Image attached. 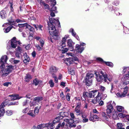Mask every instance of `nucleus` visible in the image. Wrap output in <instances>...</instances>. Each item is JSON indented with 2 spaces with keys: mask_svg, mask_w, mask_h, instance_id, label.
<instances>
[{
  "mask_svg": "<svg viewBox=\"0 0 129 129\" xmlns=\"http://www.w3.org/2000/svg\"><path fill=\"white\" fill-rule=\"evenodd\" d=\"M49 124H43L39 125L36 127L35 126H34L31 129H44L45 127L47 128V129H49V126H50Z\"/></svg>",
  "mask_w": 129,
  "mask_h": 129,
  "instance_id": "10",
  "label": "nucleus"
},
{
  "mask_svg": "<svg viewBox=\"0 0 129 129\" xmlns=\"http://www.w3.org/2000/svg\"><path fill=\"white\" fill-rule=\"evenodd\" d=\"M52 77L54 78L55 82L56 83H57L58 82V80L57 77L55 75L52 76Z\"/></svg>",
  "mask_w": 129,
  "mask_h": 129,
  "instance_id": "54",
  "label": "nucleus"
},
{
  "mask_svg": "<svg viewBox=\"0 0 129 129\" xmlns=\"http://www.w3.org/2000/svg\"><path fill=\"white\" fill-rule=\"evenodd\" d=\"M93 76V75L88 73L86 75L85 78L86 83V85L89 86L92 83V78Z\"/></svg>",
  "mask_w": 129,
  "mask_h": 129,
  "instance_id": "5",
  "label": "nucleus"
},
{
  "mask_svg": "<svg viewBox=\"0 0 129 129\" xmlns=\"http://www.w3.org/2000/svg\"><path fill=\"white\" fill-rule=\"evenodd\" d=\"M84 49V48L83 46H81L78 44H77L75 46V50L78 53H81Z\"/></svg>",
  "mask_w": 129,
  "mask_h": 129,
  "instance_id": "13",
  "label": "nucleus"
},
{
  "mask_svg": "<svg viewBox=\"0 0 129 129\" xmlns=\"http://www.w3.org/2000/svg\"><path fill=\"white\" fill-rule=\"evenodd\" d=\"M17 50L19 51L20 53L22 52L23 51L22 48L20 46H18L17 49Z\"/></svg>",
  "mask_w": 129,
  "mask_h": 129,
  "instance_id": "56",
  "label": "nucleus"
},
{
  "mask_svg": "<svg viewBox=\"0 0 129 129\" xmlns=\"http://www.w3.org/2000/svg\"><path fill=\"white\" fill-rule=\"evenodd\" d=\"M96 60L102 62H105L106 64L108 66L112 67L113 66V64L111 62H104L103 60L100 57H98L96 58Z\"/></svg>",
  "mask_w": 129,
  "mask_h": 129,
  "instance_id": "16",
  "label": "nucleus"
},
{
  "mask_svg": "<svg viewBox=\"0 0 129 129\" xmlns=\"http://www.w3.org/2000/svg\"><path fill=\"white\" fill-rule=\"evenodd\" d=\"M113 118L114 119H117L118 117L117 113L115 111H113Z\"/></svg>",
  "mask_w": 129,
  "mask_h": 129,
  "instance_id": "31",
  "label": "nucleus"
},
{
  "mask_svg": "<svg viewBox=\"0 0 129 129\" xmlns=\"http://www.w3.org/2000/svg\"><path fill=\"white\" fill-rule=\"evenodd\" d=\"M48 2H50L51 5L54 6L56 4V2L55 0H48Z\"/></svg>",
  "mask_w": 129,
  "mask_h": 129,
  "instance_id": "44",
  "label": "nucleus"
},
{
  "mask_svg": "<svg viewBox=\"0 0 129 129\" xmlns=\"http://www.w3.org/2000/svg\"><path fill=\"white\" fill-rule=\"evenodd\" d=\"M7 105V103L5 102H3L0 105V108H4Z\"/></svg>",
  "mask_w": 129,
  "mask_h": 129,
  "instance_id": "49",
  "label": "nucleus"
},
{
  "mask_svg": "<svg viewBox=\"0 0 129 129\" xmlns=\"http://www.w3.org/2000/svg\"><path fill=\"white\" fill-rule=\"evenodd\" d=\"M118 115L119 117L121 118H123L126 116L125 114H123L122 113H119L118 114Z\"/></svg>",
  "mask_w": 129,
  "mask_h": 129,
  "instance_id": "55",
  "label": "nucleus"
},
{
  "mask_svg": "<svg viewBox=\"0 0 129 129\" xmlns=\"http://www.w3.org/2000/svg\"><path fill=\"white\" fill-rule=\"evenodd\" d=\"M30 60L29 58H25L23 60L24 62L26 64H27L29 62Z\"/></svg>",
  "mask_w": 129,
  "mask_h": 129,
  "instance_id": "51",
  "label": "nucleus"
},
{
  "mask_svg": "<svg viewBox=\"0 0 129 129\" xmlns=\"http://www.w3.org/2000/svg\"><path fill=\"white\" fill-rule=\"evenodd\" d=\"M105 79L104 82H106L107 80L109 81H111L113 79V76L112 75L110 74H106L105 72Z\"/></svg>",
  "mask_w": 129,
  "mask_h": 129,
  "instance_id": "17",
  "label": "nucleus"
},
{
  "mask_svg": "<svg viewBox=\"0 0 129 129\" xmlns=\"http://www.w3.org/2000/svg\"><path fill=\"white\" fill-rule=\"evenodd\" d=\"M63 116H60L57 117L53 120L52 122L50 121L47 124H50L49 126V129H53L55 127L54 124L59 121V120L62 119L63 118Z\"/></svg>",
  "mask_w": 129,
  "mask_h": 129,
  "instance_id": "3",
  "label": "nucleus"
},
{
  "mask_svg": "<svg viewBox=\"0 0 129 129\" xmlns=\"http://www.w3.org/2000/svg\"><path fill=\"white\" fill-rule=\"evenodd\" d=\"M43 99V98L42 97H36L34 99V101L30 104V107H34L35 106L36 102H39L41 101Z\"/></svg>",
  "mask_w": 129,
  "mask_h": 129,
  "instance_id": "12",
  "label": "nucleus"
},
{
  "mask_svg": "<svg viewBox=\"0 0 129 129\" xmlns=\"http://www.w3.org/2000/svg\"><path fill=\"white\" fill-rule=\"evenodd\" d=\"M14 67L12 66H10L8 67L5 70H2L1 72H2L3 74L2 76H7L14 69Z\"/></svg>",
  "mask_w": 129,
  "mask_h": 129,
  "instance_id": "4",
  "label": "nucleus"
},
{
  "mask_svg": "<svg viewBox=\"0 0 129 129\" xmlns=\"http://www.w3.org/2000/svg\"><path fill=\"white\" fill-rule=\"evenodd\" d=\"M29 102V100L28 99H26L22 103L23 106H25L28 104Z\"/></svg>",
  "mask_w": 129,
  "mask_h": 129,
  "instance_id": "40",
  "label": "nucleus"
},
{
  "mask_svg": "<svg viewBox=\"0 0 129 129\" xmlns=\"http://www.w3.org/2000/svg\"><path fill=\"white\" fill-rule=\"evenodd\" d=\"M69 73L70 74H71V75H74L75 74V72L74 70H71L69 72Z\"/></svg>",
  "mask_w": 129,
  "mask_h": 129,
  "instance_id": "59",
  "label": "nucleus"
},
{
  "mask_svg": "<svg viewBox=\"0 0 129 129\" xmlns=\"http://www.w3.org/2000/svg\"><path fill=\"white\" fill-rule=\"evenodd\" d=\"M29 110V108L27 107L23 109L22 110V112L24 114L27 113Z\"/></svg>",
  "mask_w": 129,
  "mask_h": 129,
  "instance_id": "37",
  "label": "nucleus"
},
{
  "mask_svg": "<svg viewBox=\"0 0 129 129\" xmlns=\"http://www.w3.org/2000/svg\"><path fill=\"white\" fill-rule=\"evenodd\" d=\"M117 111L119 112H121L124 110L123 107L120 106H117Z\"/></svg>",
  "mask_w": 129,
  "mask_h": 129,
  "instance_id": "35",
  "label": "nucleus"
},
{
  "mask_svg": "<svg viewBox=\"0 0 129 129\" xmlns=\"http://www.w3.org/2000/svg\"><path fill=\"white\" fill-rule=\"evenodd\" d=\"M124 125V124L120 123H118L117 124V129H121L122 128H124L122 127Z\"/></svg>",
  "mask_w": 129,
  "mask_h": 129,
  "instance_id": "29",
  "label": "nucleus"
},
{
  "mask_svg": "<svg viewBox=\"0 0 129 129\" xmlns=\"http://www.w3.org/2000/svg\"><path fill=\"white\" fill-rule=\"evenodd\" d=\"M49 83L50 84V87H52L54 85V83L53 82L52 80L51 79L49 82Z\"/></svg>",
  "mask_w": 129,
  "mask_h": 129,
  "instance_id": "48",
  "label": "nucleus"
},
{
  "mask_svg": "<svg viewBox=\"0 0 129 129\" xmlns=\"http://www.w3.org/2000/svg\"><path fill=\"white\" fill-rule=\"evenodd\" d=\"M5 113V109L4 108H0V117L3 116Z\"/></svg>",
  "mask_w": 129,
  "mask_h": 129,
  "instance_id": "34",
  "label": "nucleus"
},
{
  "mask_svg": "<svg viewBox=\"0 0 129 129\" xmlns=\"http://www.w3.org/2000/svg\"><path fill=\"white\" fill-rule=\"evenodd\" d=\"M65 63L67 65L72 64L73 63L72 59L71 58H67L64 61Z\"/></svg>",
  "mask_w": 129,
  "mask_h": 129,
  "instance_id": "21",
  "label": "nucleus"
},
{
  "mask_svg": "<svg viewBox=\"0 0 129 129\" xmlns=\"http://www.w3.org/2000/svg\"><path fill=\"white\" fill-rule=\"evenodd\" d=\"M100 88L101 91L102 92L104 91L106 89V88L105 87L101 85L100 86Z\"/></svg>",
  "mask_w": 129,
  "mask_h": 129,
  "instance_id": "53",
  "label": "nucleus"
},
{
  "mask_svg": "<svg viewBox=\"0 0 129 129\" xmlns=\"http://www.w3.org/2000/svg\"><path fill=\"white\" fill-rule=\"evenodd\" d=\"M34 112L36 116V115L39 112V108L38 107H35Z\"/></svg>",
  "mask_w": 129,
  "mask_h": 129,
  "instance_id": "43",
  "label": "nucleus"
},
{
  "mask_svg": "<svg viewBox=\"0 0 129 129\" xmlns=\"http://www.w3.org/2000/svg\"><path fill=\"white\" fill-rule=\"evenodd\" d=\"M26 28H28L29 30L31 31H33L34 29V28L33 27L27 24H26Z\"/></svg>",
  "mask_w": 129,
  "mask_h": 129,
  "instance_id": "38",
  "label": "nucleus"
},
{
  "mask_svg": "<svg viewBox=\"0 0 129 129\" xmlns=\"http://www.w3.org/2000/svg\"><path fill=\"white\" fill-rule=\"evenodd\" d=\"M18 104V102H11L8 105H17Z\"/></svg>",
  "mask_w": 129,
  "mask_h": 129,
  "instance_id": "50",
  "label": "nucleus"
},
{
  "mask_svg": "<svg viewBox=\"0 0 129 129\" xmlns=\"http://www.w3.org/2000/svg\"><path fill=\"white\" fill-rule=\"evenodd\" d=\"M100 73L96 72L94 73L95 78L98 82L103 81L104 82L105 79V71L103 70H100Z\"/></svg>",
  "mask_w": 129,
  "mask_h": 129,
  "instance_id": "2",
  "label": "nucleus"
},
{
  "mask_svg": "<svg viewBox=\"0 0 129 129\" xmlns=\"http://www.w3.org/2000/svg\"><path fill=\"white\" fill-rule=\"evenodd\" d=\"M0 15L2 19H3L5 18L6 16V12L5 11L3 10L1 11L0 13Z\"/></svg>",
  "mask_w": 129,
  "mask_h": 129,
  "instance_id": "23",
  "label": "nucleus"
},
{
  "mask_svg": "<svg viewBox=\"0 0 129 129\" xmlns=\"http://www.w3.org/2000/svg\"><path fill=\"white\" fill-rule=\"evenodd\" d=\"M11 47L13 48H16L17 46V44H20L21 43L19 41H17L15 37H13L10 41Z\"/></svg>",
  "mask_w": 129,
  "mask_h": 129,
  "instance_id": "8",
  "label": "nucleus"
},
{
  "mask_svg": "<svg viewBox=\"0 0 129 129\" xmlns=\"http://www.w3.org/2000/svg\"><path fill=\"white\" fill-rule=\"evenodd\" d=\"M6 113L8 116H10L12 114V111L11 110H8L6 111Z\"/></svg>",
  "mask_w": 129,
  "mask_h": 129,
  "instance_id": "45",
  "label": "nucleus"
},
{
  "mask_svg": "<svg viewBox=\"0 0 129 129\" xmlns=\"http://www.w3.org/2000/svg\"><path fill=\"white\" fill-rule=\"evenodd\" d=\"M75 111L76 114L77 115H80L81 114V112L79 109L75 108Z\"/></svg>",
  "mask_w": 129,
  "mask_h": 129,
  "instance_id": "39",
  "label": "nucleus"
},
{
  "mask_svg": "<svg viewBox=\"0 0 129 129\" xmlns=\"http://www.w3.org/2000/svg\"><path fill=\"white\" fill-rule=\"evenodd\" d=\"M49 21L48 22L49 33L52 38L55 40L58 39V36L57 34L58 31L56 30L55 25L60 26V23L58 19L49 18Z\"/></svg>",
  "mask_w": 129,
  "mask_h": 129,
  "instance_id": "1",
  "label": "nucleus"
},
{
  "mask_svg": "<svg viewBox=\"0 0 129 129\" xmlns=\"http://www.w3.org/2000/svg\"><path fill=\"white\" fill-rule=\"evenodd\" d=\"M9 22L4 23L3 25V27L6 26L10 25H13L14 23V21L12 20H8Z\"/></svg>",
  "mask_w": 129,
  "mask_h": 129,
  "instance_id": "22",
  "label": "nucleus"
},
{
  "mask_svg": "<svg viewBox=\"0 0 129 129\" xmlns=\"http://www.w3.org/2000/svg\"><path fill=\"white\" fill-rule=\"evenodd\" d=\"M124 91L122 93L125 96L128 92V87H126L124 88Z\"/></svg>",
  "mask_w": 129,
  "mask_h": 129,
  "instance_id": "36",
  "label": "nucleus"
},
{
  "mask_svg": "<svg viewBox=\"0 0 129 129\" xmlns=\"http://www.w3.org/2000/svg\"><path fill=\"white\" fill-rule=\"evenodd\" d=\"M58 70V69L54 66H52L50 68L49 73L52 74V76L55 75L54 74L56 73Z\"/></svg>",
  "mask_w": 129,
  "mask_h": 129,
  "instance_id": "15",
  "label": "nucleus"
},
{
  "mask_svg": "<svg viewBox=\"0 0 129 129\" xmlns=\"http://www.w3.org/2000/svg\"><path fill=\"white\" fill-rule=\"evenodd\" d=\"M93 90L91 91H89L88 92H84L83 94L82 97L81 98L82 100V101H84L86 100V98L87 97L90 98H92L93 97Z\"/></svg>",
  "mask_w": 129,
  "mask_h": 129,
  "instance_id": "7",
  "label": "nucleus"
},
{
  "mask_svg": "<svg viewBox=\"0 0 129 129\" xmlns=\"http://www.w3.org/2000/svg\"><path fill=\"white\" fill-rule=\"evenodd\" d=\"M26 23L22 24H19L18 26L20 27H22L24 26H26Z\"/></svg>",
  "mask_w": 129,
  "mask_h": 129,
  "instance_id": "52",
  "label": "nucleus"
},
{
  "mask_svg": "<svg viewBox=\"0 0 129 129\" xmlns=\"http://www.w3.org/2000/svg\"><path fill=\"white\" fill-rule=\"evenodd\" d=\"M69 50V48H63L61 50V52L62 53H64L67 52Z\"/></svg>",
  "mask_w": 129,
  "mask_h": 129,
  "instance_id": "47",
  "label": "nucleus"
},
{
  "mask_svg": "<svg viewBox=\"0 0 129 129\" xmlns=\"http://www.w3.org/2000/svg\"><path fill=\"white\" fill-rule=\"evenodd\" d=\"M31 78L32 77L30 75L27 74L25 76V81L27 82H28Z\"/></svg>",
  "mask_w": 129,
  "mask_h": 129,
  "instance_id": "28",
  "label": "nucleus"
},
{
  "mask_svg": "<svg viewBox=\"0 0 129 129\" xmlns=\"http://www.w3.org/2000/svg\"><path fill=\"white\" fill-rule=\"evenodd\" d=\"M66 83L65 82H62L60 83V85L61 86H62L64 87L66 86Z\"/></svg>",
  "mask_w": 129,
  "mask_h": 129,
  "instance_id": "63",
  "label": "nucleus"
},
{
  "mask_svg": "<svg viewBox=\"0 0 129 129\" xmlns=\"http://www.w3.org/2000/svg\"><path fill=\"white\" fill-rule=\"evenodd\" d=\"M8 58L7 55H4L2 56L0 59V66L1 69H3L5 68V64L6 63Z\"/></svg>",
  "mask_w": 129,
  "mask_h": 129,
  "instance_id": "6",
  "label": "nucleus"
},
{
  "mask_svg": "<svg viewBox=\"0 0 129 129\" xmlns=\"http://www.w3.org/2000/svg\"><path fill=\"white\" fill-rule=\"evenodd\" d=\"M72 59L73 62L75 61H77L78 62H80V61L79 60L78 58L76 57H74L73 58H71Z\"/></svg>",
  "mask_w": 129,
  "mask_h": 129,
  "instance_id": "46",
  "label": "nucleus"
},
{
  "mask_svg": "<svg viewBox=\"0 0 129 129\" xmlns=\"http://www.w3.org/2000/svg\"><path fill=\"white\" fill-rule=\"evenodd\" d=\"M101 95V94L98 92V94L96 96V98L95 99L97 102H99L100 100L101 99V98L100 96V95Z\"/></svg>",
  "mask_w": 129,
  "mask_h": 129,
  "instance_id": "33",
  "label": "nucleus"
},
{
  "mask_svg": "<svg viewBox=\"0 0 129 129\" xmlns=\"http://www.w3.org/2000/svg\"><path fill=\"white\" fill-rule=\"evenodd\" d=\"M60 46H59L58 47V49L59 50H62L63 47H65L66 46H63L62 45L60 44Z\"/></svg>",
  "mask_w": 129,
  "mask_h": 129,
  "instance_id": "60",
  "label": "nucleus"
},
{
  "mask_svg": "<svg viewBox=\"0 0 129 129\" xmlns=\"http://www.w3.org/2000/svg\"><path fill=\"white\" fill-rule=\"evenodd\" d=\"M99 117L96 115L91 114L89 117V119L90 121L94 122L96 120H100Z\"/></svg>",
  "mask_w": 129,
  "mask_h": 129,
  "instance_id": "14",
  "label": "nucleus"
},
{
  "mask_svg": "<svg viewBox=\"0 0 129 129\" xmlns=\"http://www.w3.org/2000/svg\"><path fill=\"white\" fill-rule=\"evenodd\" d=\"M116 95L119 98H122L125 96L122 93L118 92L117 93Z\"/></svg>",
  "mask_w": 129,
  "mask_h": 129,
  "instance_id": "42",
  "label": "nucleus"
},
{
  "mask_svg": "<svg viewBox=\"0 0 129 129\" xmlns=\"http://www.w3.org/2000/svg\"><path fill=\"white\" fill-rule=\"evenodd\" d=\"M93 98L97 93H98V92H97V90H93Z\"/></svg>",
  "mask_w": 129,
  "mask_h": 129,
  "instance_id": "57",
  "label": "nucleus"
},
{
  "mask_svg": "<svg viewBox=\"0 0 129 129\" xmlns=\"http://www.w3.org/2000/svg\"><path fill=\"white\" fill-rule=\"evenodd\" d=\"M102 115L104 119L108 120V118L107 117L106 114L104 112H103L102 113Z\"/></svg>",
  "mask_w": 129,
  "mask_h": 129,
  "instance_id": "41",
  "label": "nucleus"
},
{
  "mask_svg": "<svg viewBox=\"0 0 129 129\" xmlns=\"http://www.w3.org/2000/svg\"><path fill=\"white\" fill-rule=\"evenodd\" d=\"M13 27V26H9L7 28H4L3 29L4 32L6 33H8L10 31Z\"/></svg>",
  "mask_w": 129,
  "mask_h": 129,
  "instance_id": "26",
  "label": "nucleus"
},
{
  "mask_svg": "<svg viewBox=\"0 0 129 129\" xmlns=\"http://www.w3.org/2000/svg\"><path fill=\"white\" fill-rule=\"evenodd\" d=\"M42 82L41 81L37 79H35L33 81V83L36 86L41 83Z\"/></svg>",
  "mask_w": 129,
  "mask_h": 129,
  "instance_id": "27",
  "label": "nucleus"
},
{
  "mask_svg": "<svg viewBox=\"0 0 129 129\" xmlns=\"http://www.w3.org/2000/svg\"><path fill=\"white\" fill-rule=\"evenodd\" d=\"M27 114L33 117H35V116L33 110H30L27 113Z\"/></svg>",
  "mask_w": 129,
  "mask_h": 129,
  "instance_id": "24",
  "label": "nucleus"
},
{
  "mask_svg": "<svg viewBox=\"0 0 129 129\" xmlns=\"http://www.w3.org/2000/svg\"><path fill=\"white\" fill-rule=\"evenodd\" d=\"M69 125L71 127H75L76 126V125L75 124V123H71V124L70 123H69Z\"/></svg>",
  "mask_w": 129,
  "mask_h": 129,
  "instance_id": "61",
  "label": "nucleus"
},
{
  "mask_svg": "<svg viewBox=\"0 0 129 129\" xmlns=\"http://www.w3.org/2000/svg\"><path fill=\"white\" fill-rule=\"evenodd\" d=\"M69 31L71 32L72 35L75 37L78 40H79V38L78 36L76 35V33L75 31L74 30L73 28H71L70 29Z\"/></svg>",
  "mask_w": 129,
  "mask_h": 129,
  "instance_id": "20",
  "label": "nucleus"
},
{
  "mask_svg": "<svg viewBox=\"0 0 129 129\" xmlns=\"http://www.w3.org/2000/svg\"><path fill=\"white\" fill-rule=\"evenodd\" d=\"M40 4L41 5H43L45 9H49V5L47 4H45L44 2H40Z\"/></svg>",
  "mask_w": 129,
  "mask_h": 129,
  "instance_id": "30",
  "label": "nucleus"
},
{
  "mask_svg": "<svg viewBox=\"0 0 129 129\" xmlns=\"http://www.w3.org/2000/svg\"><path fill=\"white\" fill-rule=\"evenodd\" d=\"M81 105V103L80 102L78 103L77 105V106L75 108L79 109Z\"/></svg>",
  "mask_w": 129,
  "mask_h": 129,
  "instance_id": "64",
  "label": "nucleus"
},
{
  "mask_svg": "<svg viewBox=\"0 0 129 129\" xmlns=\"http://www.w3.org/2000/svg\"><path fill=\"white\" fill-rule=\"evenodd\" d=\"M68 45L69 47H72L73 46L74 43L71 40H68L67 42Z\"/></svg>",
  "mask_w": 129,
  "mask_h": 129,
  "instance_id": "25",
  "label": "nucleus"
},
{
  "mask_svg": "<svg viewBox=\"0 0 129 129\" xmlns=\"http://www.w3.org/2000/svg\"><path fill=\"white\" fill-rule=\"evenodd\" d=\"M25 97L27 99H29L31 98V95L29 94H27L26 95Z\"/></svg>",
  "mask_w": 129,
  "mask_h": 129,
  "instance_id": "62",
  "label": "nucleus"
},
{
  "mask_svg": "<svg viewBox=\"0 0 129 129\" xmlns=\"http://www.w3.org/2000/svg\"><path fill=\"white\" fill-rule=\"evenodd\" d=\"M112 101H110L108 103L106 106V111L108 113H111L113 110V107L111 104Z\"/></svg>",
  "mask_w": 129,
  "mask_h": 129,
  "instance_id": "11",
  "label": "nucleus"
},
{
  "mask_svg": "<svg viewBox=\"0 0 129 129\" xmlns=\"http://www.w3.org/2000/svg\"><path fill=\"white\" fill-rule=\"evenodd\" d=\"M69 35H65L64 37L62 38V40L60 42V44L63 46H66V40L69 38Z\"/></svg>",
  "mask_w": 129,
  "mask_h": 129,
  "instance_id": "18",
  "label": "nucleus"
},
{
  "mask_svg": "<svg viewBox=\"0 0 129 129\" xmlns=\"http://www.w3.org/2000/svg\"><path fill=\"white\" fill-rule=\"evenodd\" d=\"M82 121L83 122H86L88 121V119L86 118V116L85 115H84L82 114Z\"/></svg>",
  "mask_w": 129,
  "mask_h": 129,
  "instance_id": "32",
  "label": "nucleus"
},
{
  "mask_svg": "<svg viewBox=\"0 0 129 129\" xmlns=\"http://www.w3.org/2000/svg\"><path fill=\"white\" fill-rule=\"evenodd\" d=\"M9 96L11 97V100H13L16 99H20L22 98V97H19V95H9Z\"/></svg>",
  "mask_w": 129,
  "mask_h": 129,
  "instance_id": "19",
  "label": "nucleus"
},
{
  "mask_svg": "<svg viewBox=\"0 0 129 129\" xmlns=\"http://www.w3.org/2000/svg\"><path fill=\"white\" fill-rule=\"evenodd\" d=\"M121 84L123 85H127L129 84V71L128 74H125L122 79Z\"/></svg>",
  "mask_w": 129,
  "mask_h": 129,
  "instance_id": "9",
  "label": "nucleus"
},
{
  "mask_svg": "<svg viewBox=\"0 0 129 129\" xmlns=\"http://www.w3.org/2000/svg\"><path fill=\"white\" fill-rule=\"evenodd\" d=\"M40 44L41 45V46L42 47H43L44 44V41L42 39H40Z\"/></svg>",
  "mask_w": 129,
  "mask_h": 129,
  "instance_id": "58",
  "label": "nucleus"
}]
</instances>
